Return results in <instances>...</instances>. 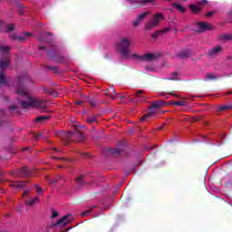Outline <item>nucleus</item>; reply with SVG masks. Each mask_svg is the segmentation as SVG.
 <instances>
[{
    "label": "nucleus",
    "mask_w": 232,
    "mask_h": 232,
    "mask_svg": "<svg viewBox=\"0 0 232 232\" xmlns=\"http://www.w3.org/2000/svg\"><path fill=\"white\" fill-rule=\"evenodd\" d=\"M166 104H168V102L162 100L152 102L151 108L149 110V112L141 118V121H148V119L153 117V115L157 113V110H159V108L161 106H166Z\"/></svg>",
    "instance_id": "20e7f679"
},
{
    "label": "nucleus",
    "mask_w": 232,
    "mask_h": 232,
    "mask_svg": "<svg viewBox=\"0 0 232 232\" xmlns=\"http://www.w3.org/2000/svg\"><path fill=\"white\" fill-rule=\"evenodd\" d=\"M76 104H82V102H77Z\"/></svg>",
    "instance_id": "c03bdc74"
},
{
    "label": "nucleus",
    "mask_w": 232,
    "mask_h": 232,
    "mask_svg": "<svg viewBox=\"0 0 232 232\" xmlns=\"http://www.w3.org/2000/svg\"><path fill=\"white\" fill-rule=\"evenodd\" d=\"M10 47L0 44V86H10V81L5 77V70L10 66Z\"/></svg>",
    "instance_id": "f03ea898"
},
{
    "label": "nucleus",
    "mask_w": 232,
    "mask_h": 232,
    "mask_svg": "<svg viewBox=\"0 0 232 232\" xmlns=\"http://www.w3.org/2000/svg\"><path fill=\"white\" fill-rule=\"evenodd\" d=\"M169 95H171V94H168L167 99L169 97Z\"/></svg>",
    "instance_id": "3c124183"
},
{
    "label": "nucleus",
    "mask_w": 232,
    "mask_h": 232,
    "mask_svg": "<svg viewBox=\"0 0 232 232\" xmlns=\"http://www.w3.org/2000/svg\"><path fill=\"white\" fill-rule=\"evenodd\" d=\"M213 15V12L207 13V17H211Z\"/></svg>",
    "instance_id": "ea45409f"
},
{
    "label": "nucleus",
    "mask_w": 232,
    "mask_h": 232,
    "mask_svg": "<svg viewBox=\"0 0 232 232\" xmlns=\"http://www.w3.org/2000/svg\"><path fill=\"white\" fill-rule=\"evenodd\" d=\"M169 104H175V102H169Z\"/></svg>",
    "instance_id": "a18cd8bd"
},
{
    "label": "nucleus",
    "mask_w": 232,
    "mask_h": 232,
    "mask_svg": "<svg viewBox=\"0 0 232 232\" xmlns=\"http://www.w3.org/2000/svg\"><path fill=\"white\" fill-rule=\"evenodd\" d=\"M76 182L79 184V186H83V184H86L82 177L76 178Z\"/></svg>",
    "instance_id": "cd10ccee"
},
{
    "label": "nucleus",
    "mask_w": 232,
    "mask_h": 232,
    "mask_svg": "<svg viewBox=\"0 0 232 232\" xmlns=\"http://www.w3.org/2000/svg\"><path fill=\"white\" fill-rule=\"evenodd\" d=\"M134 97H136V101H139L140 102H144L146 101L147 97L144 95V91H137L133 93Z\"/></svg>",
    "instance_id": "4468645a"
},
{
    "label": "nucleus",
    "mask_w": 232,
    "mask_h": 232,
    "mask_svg": "<svg viewBox=\"0 0 232 232\" xmlns=\"http://www.w3.org/2000/svg\"><path fill=\"white\" fill-rule=\"evenodd\" d=\"M175 8L176 10H179V12H181L182 14L184 12H186V8H184V6H182L181 5H179V3H175Z\"/></svg>",
    "instance_id": "393cba45"
},
{
    "label": "nucleus",
    "mask_w": 232,
    "mask_h": 232,
    "mask_svg": "<svg viewBox=\"0 0 232 232\" xmlns=\"http://www.w3.org/2000/svg\"><path fill=\"white\" fill-rule=\"evenodd\" d=\"M160 21H164V14L158 13L153 15V18L145 24V30H151L155 26H159Z\"/></svg>",
    "instance_id": "39448f33"
},
{
    "label": "nucleus",
    "mask_w": 232,
    "mask_h": 232,
    "mask_svg": "<svg viewBox=\"0 0 232 232\" xmlns=\"http://www.w3.org/2000/svg\"><path fill=\"white\" fill-rule=\"evenodd\" d=\"M36 139H41V134H38V135L36 136Z\"/></svg>",
    "instance_id": "79ce46f5"
},
{
    "label": "nucleus",
    "mask_w": 232,
    "mask_h": 232,
    "mask_svg": "<svg viewBox=\"0 0 232 232\" xmlns=\"http://www.w3.org/2000/svg\"><path fill=\"white\" fill-rule=\"evenodd\" d=\"M120 99H124V95L120 96Z\"/></svg>",
    "instance_id": "49530a36"
},
{
    "label": "nucleus",
    "mask_w": 232,
    "mask_h": 232,
    "mask_svg": "<svg viewBox=\"0 0 232 232\" xmlns=\"http://www.w3.org/2000/svg\"><path fill=\"white\" fill-rule=\"evenodd\" d=\"M0 126H3V121L0 120Z\"/></svg>",
    "instance_id": "de8ad7c7"
},
{
    "label": "nucleus",
    "mask_w": 232,
    "mask_h": 232,
    "mask_svg": "<svg viewBox=\"0 0 232 232\" xmlns=\"http://www.w3.org/2000/svg\"><path fill=\"white\" fill-rule=\"evenodd\" d=\"M189 8L194 14H198V12H200V5H190Z\"/></svg>",
    "instance_id": "4be33fe9"
},
{
    "label": "nucleus",
    "mask_w": 232,
    "mask_h": 232,
    "mask_svg": "<svg viewBox=\"0 0 232 232\" xmlns=\"http://www.w3.org/2000/svg\"><path fill=\"white\" fill-rule=\"evenodd\" d=\"M169 28H167V29H164V30H161V31H158V32H156V33H154L153 34H152V37L154 38V39H157V37H159L160 35H162V34H167L168 32H169Z\"/></svg>",
    "instance_id": "aec40b11"
},
{
    "label": "nucleus",
    "mask_w": 232,
    "mask_h": 232,
    "mask_svg": "<svg viewBox=\"0 0 232 232\" xmlns=\"http://www.w3.org/2000/svg\"><path fill=\"white\" fill-rule=\"evenodd\" d=\"M219 39L221 41H232V34H221L219 36Z\"/></svg>",
    "instance_id": "412c9836"
},
{
    "label": "nucleus",
    "mask_w": 232,
    "mask_h": 232,
    "mask_svg": "<svg viewBox=\"0 0 232 232\" xmlns=\"http://www.w3.org/2000/svg\"><path fill=\"white\" fill-rule=\"evenodd\" d=\"M130 46H131V41L129 38H121L115 44L116 51L123 59H133L134 53H131Z\"/></svg>",
    "instance_id": "7ed1b4c3"
},
{
    "label": "nucleus",
    "mask_w": 232,
    "mask_h": 232,
    "mask_svg": "<svg viewBox=\"0 0 232 232\" xmlns=\"http://www.w3.org/2000/svg\"><path fill=\"white\" fill-rule=\"evenodd\" d=\"M132 59H138V61H155L157 59V54L148 53L144 55H139L137 53L132 54Z\"/></svg>",
    "instance_id": "6e6552de"
},
{
    "label": "nucleus",
    "mask_w": 232,
    "mask_h": 232,
    "mask_svg": "<svg viewBox=\"0 0 232 232\" xmlns=\"http://www.w3.org/2000/svg\"><path fill=\"white\" fill-rule=\"evenodd\" d=\"M72 220H73V216L72 214H68L66 216H63L60 220L53 224V227H64V226L70 224Z\"/></svg>",
    "instance_id": "0eeeda50"
},
{
    "label": "nucleus",
    "mask_w": 232,
    "mask_h": 232,
    "mask_svg": "<svg viewBox=\"0 0 232 232\" xmlns=\"http://www.w3.org/2000/svg\"><path fill=\"white\" fill-rule=\"evenodd\" d=\"M175 106H188V101L181 100L179 102H175Z\"/></svg>",
    "instance_id": "a878e982"
},
{
    "label": "nucleus",
    "mask_w": 232,
    "mask_h": 232,
    "mask_svg": "<svg viewBox=\"0 0 232 232\" xmlns=\"http://www.w3.org/2000/svg\"><path fill=\"white\" fill-rule=\"evenodd\" d=\"M10 111H13V110H17V106L15 105H12L11 107H9Z\"/></svg>",
    "instance_id": "e433bc0d"
},
{
    "label": "nucleus",
    "mask_w": 232,
    "mask_h": 232,
    "mask_svg": "<svg viewBox=\"0 0 232 232\" xmlns=\"http://www.w3.org/2000/svg\"><path fill=\"white\" fill-rule=\"evenodd\" d=\"M206 30H211V24H208L206 22L198 23L195 27V32L202 33Z\"/></svg>",
    "instance_id": "1a4fd4ad"
},
{
    "label": "nucleus",
    "mask_w": 232,
    "mask_h": 232,
    "mask_svg": "<svg viewBox=\"0 0 232 232\" xmlns=\"http://www.w3.org/2000/svg\"><path fill=\"white\" fill-rule=\"evenodd\" d=\"M147 15H150V12H145L138 15V17L133 21L132 24L133 26H138L144 21V17H147Z\"/></svg>",
    "instance_id": "9b49d317"
},
{
    "label": "nucleus",
    "mask_w": 232,
    "mask_h": 232,
    "mask_svg": "<svg viewBox=\"0 0 232 232\" xmlns=\"http://www.w3.org/2000/svg\"><path fill=\"white\" fill-rule=\"evenodd\" d=\"M175 76L177 77V73H175Z\"/></svg>",
    "instance_id": "603ef678"
},
{
    "label": "nucleus",
    "mask_w": 232,
    "mask_h": 232,
    "mask_svg": "<svg viewBox=\"0 0 232 232\" xmlns=\"http://www.w3.org/2000/svg\"><path fill=\"white\" fill-rule=\"evenodd\" d=\"M5 28H6V32H12L14 31V24H10L6 25Z\"/></svg>",
    "instance_id": "7c9ffc66"
},
{
    "label": "nucleus",
    "mask_w": 232,
    "mask_h": 232,
    "mask_svg": "<svg viewBox=\"0 0 232 232\" xmlns=\"http://www.w3.org/2000/svg\"><path fill=\"white\" fill-rule=\"evenodd\" d=\"M109 153L111 155H122L124 153V150L122 149H109Z\"/></svg>",
    "instance_id": "6ab92c4d"
},
{
    "label": "nucleus",
    "mask_w": 232,
    "mask_h": 232,
    "mask_svg": "<svg viewBox=\"0 0 232 232\" xmlns=\"http://www.w3.org/2000/svg\"><path fill=\"white\" fill-rule=\"evenodd\" d=\"M57 179H53V180H50L49 182H50V184H55V182H57Z\"/></svg>",
    "instance_id": "58836bf2"
},
{
    "label": "nucleus",
    "mask_w": 232,
    "mask_h": 232,
    "mask_svg": "<svg viewBox=\"0 0 232 232\" xmlns=\"http://www.w3.org/2000/svg\"><path fill=\"white\" fill-rule=\"evenodd\" d=\"M130 5H148V3H153L155 0H127Z\"/></svg>",
    "instance_id": "dca6fc26"
},
{
    "label": "nucleus",
    "mask_w": 232,
    "mask_h": 232,
    "mask_svg": "<svg viewBox=\"0 0 232 232\" xmlns=\"http://www.w3.org/2000/svg\"><path fill=\"white\" fill-rule=\"evenodd\" d=\"M47 53L53 61H56V63H64V58H59L57 52L48 51Z\"/></svg>",
    "instance_id": "ddd939ff"
},
{
    "label": "nucleus",
    "mask_w": 232,
    "mask_h": 232,
    "mask_svg": "<svg viewBox=\"0 0 232 232\" xmlns=\"http://www.w3.org/2000/svg\"><path fill=\"white\" fill-rule=\"evenodd\" d=\"M220 52H222V47L216 46L208 51V55L209 57H217V55L220 53Z\"/></svg>",
    "instance_id": "2eb2a0df"
},
{
    "label": "nucleus",
    "mask_w": 232,
    "mask_h": 232,
    "mask_svg": "<svg viewBox=\"0 0 232 232\" xmlns=\"http://www.w3.org/2000/svg\"><path fill=\"white\" fill-rule=\"evenodd\" d=\"M232 106L231 105H223L219 107V111H224L226 110H231Z\"/></svg>",
    "instance_id": "c756f323"
},
{
    "label": "nucleus",
    "mask_w": 232,
    "mask_h": 232,
    "mask_svg": "<svg viewBox=\"0 0 232 232\" xmlns=\"http://www.w3.org/2000/svg\"><path fill=\"white\" fill-rule=\"evenodd\" d=\"M32 36V34L30 33H22L21 34H11V39H14V41H24V39H30Z\"/></svg>",
    "instance_id": "9d476101"
},
{
    "label": "nucleus",
    "mask_w": 232,
    "mask_h": 232,
    "mask_svg": "<svg viewBox=\"0 0 232 232\" xmlns=\"http://www.w3.org/2000/svg\"><path fill=\"white\" fill-rule=\"evenodd\" d=\"M48 119H50V116H38L35 121L36 122H44V121H48Z\"/></svg>",
    "instance_id": "b1692460"
},
{
    "label": "nucleus",
    "mask_w": 232,
    "mask_h": 232,
    "mask_svg": "<svg viewBox=\"0 0 232 232\" xmlns=\"http://www.w3.org/2000/svg\"><path fill=\"white\" fill-rule=\"evenodd\" d=\"M39 200H40L39 197H35L33 199L27 200L25 202V206H26V208H32V206H35V204H37V202H39Z\"/></svg>",
    "instance_id": "a211bd4d"
},
{
    "label": "nucleus",
    "mask_w": 232,
    "mask_h": 232,
    "mask_svg": "<svg viewBox=\"0 0 232 232\" xmlns=\"http://www.w3.org/2000/svg\"><path fill=\"white\" fill-rule=\"evenodd\" d=\"M87 122L89 124H93V122H97V117L92 116V117L88 118L87 119Z\"/></svg>",
    "instance_id": "c85d7f7f"
},
{
    "label": "nucleus",
    "mask_w": 232,
    "mask_h": 232,
    "mask_svg": "<svg viewBox=\"0 0 232 232\" xmlns=\"http://www.w3.org/2000/svg\"><path fill=\"white\" fill-rule=\"evenodd\" d=\"M24 195H28V190H25V191L24 192Z\"/></svg>",
    "instance_id": "37998d69"
},
{
    "label": "nucleus",
    "mask_w": 232,
    "mask_h": 232,
    "mask_svg": "<svg viewBox=\"0 0 232 232\" xmlns=\"http://www.w3.org/2000/svg\"><path fill=\"white\" fill-rule=\"evenodd\" d=\"M217 79V75L214 73H208L207 74L206 80L207 81H215Z\"/></svg>",
    "instance_id": "bb28decb"
},
{
    "label": "nucleus",
    "mask_w": 232,
    "mask_h": 232,
    "mask_svg": "<svg viewBox=\"0 0 232 232\" xmlns=\"http://www.w3.org/2000/svg\"><path fill=\"white\" fill-rule=\"evenodd\" d=\"M227 95H231V94H232V92H227Z\"/></svg>",
    "instance_id": "09e8293b"
},
{
    "label": "nucleus",
    "mask_w": 232,
    "mask_h": 232,
    "mask_svg": "<svg viewBox=\"0 0 232 232\" xmlns=\"http://www.w3.org/2000/svg\"><path fill=\"white\" fill-rule=\"evenodd\" d=\"M54 151H61V150H57V149H54Z\"/></svg>",
    "instance_id": "8fccbe9b"
},
{
    "label": "nucleus",
    "mask_w": 232,
    "mask_h": 232,
    "mask_svg": "<svg viewBox=\"0 0 232 232\" xmlns=\"http://www.w3.org/2000/svg\"><path fill=\"white\" fill-rule=\"evenodd\" d=\"M206 3H208V0H201L198 2V5L202 6V5H206Z\"/></svg>",
    "instance_id": "f704fd0d"
},
{
    "label": "nucleus",
    "mask_w": 232,
    "mask_h": 232,
    "mask_svg": "<svg viewBox=\"0 0 232 232\" xmlns=\"http://www.w3.org/2000/svg\"><path fill=\"white\" fill-rule=\"evenodd\" d=\"M39 50H46V47H44V46H40V47H39Z\"/></svg>",
    "instance_id": "a19ab883"
},
{
    "label": "nucleus",
    "mask_w": 232,
    "mask_h": 232,
    "mask_svg": "<svg viewBox=\"0 0 232 232\" xmlns=\"http://www.w3.org/2000/svg\"><path fill=\"white\" fill-rule=\"evenodd\" d=\"M191 55V51L189 50H184V51H181L179 54H178V57L179 59H188V57H189Z\"/></svg>",
    "instance_id": "f3484780"
},
{
    "label": "nucleus",
    "mask_w": 232,
    "mask_h": 232,
    "mask_svg": "<svg viewBox=\"0 0 232 232\" xmlns=\"http://www.w3.org/2000/svg\"><path fill=\"white\" fill-rule=\"evenodd\" d=\"M91 214H92V210H86L82 213V217H88Z\"/></svg>",
    "instance_id": "473e14b6"
},
{
    "label": "nucleus",
    "mask_w": 232,
    "mask_h": 232,
    "mask_svg": "<svg viewBox=\"0 0 232 232\" xmlns=\"http://www.w3.org/2000/svg\"><path fill=\"white\" fill-rule=\"evenodd\" d=\"M34 188H36V193L38 195H41L43 193V188H41V187H39V185H35Z\"/></svg>",
    "instance_id": "2f4dec72"
},
{
    "label": "nucleus",
    "mask_w": 232,
    "mask_h": 232,
    "mask_svg": "<svg viewBox=\"0 0 232 232\" xmlns=\"http://www.w3.org/2000/svg\"><path fill=\"white\" fill-rule=\"evenodd\" d=\"M24 184H26V182L24 181H15L14 183L12 184V186L14 188H24Z\"/></svg>",
    "instance_id": "5701e85b"
},
{
    "label": "nucleus",
    "mask_w": 232,
    "mask_h": 232,
    "mask_svg": "<svg viewBox=\"0 0 232 232\" xmlns=\"http://www.w3.org/2000/svg\"><path fill=\"white\" fill-rule=\"evenodd\" d=\"M5 22L0 21V32L3 30V28H5Z\"/></svg>",
    "instance_id": "c9c22d12"
},
{
    "label": "nucleus",
    "mask_w": 232,
    "mask_h": 232,
    "mask_svg": "<svg viewBox=\"0 0 232 232\" xmlns=\"http://www.w3.org/2000/svg\"><path fill=\"white\" fill-rule=\"evenodd\" d=\"M225 136L224 134H216L214 137L207 138L206 136H202V142H210V144H214L215 146H221L222 142H224Z\"/></svg>",
    "instance_id": "423d86ee"
},
{
    "label": "nucleus",
    "mask_w": 232,
    "mask_h": 232,
    "mask_svg": "<svg viewBox=\"0 0 232 232\" xmlns=\"http://www.w3.org/2000/svg\"><path fill=\"white\" fill-rule=\"evenodd\" d=\"M31 78L28 73H24L23 75L18 77V84L16 86V93L25 99L23 101L18 99L19 104L26 110L28 108H35L36 110H40L41 111H44L46 110V101L35 98L30 94L28 89L24 86L27 82H30Z\"/></svg>",
    "instance_id": "f257e3e1"
},
{
    "label": "nucleus",
    "mask_w": 232,
    "mask_h": 232,
    "mask_svg": "<svg viewBox=\"0 0 232 232\" xmlns=\"http://www.w3.org/2000/svg\"><path fill=\"white\" fill-rule=\"evenodd\" d=\"M16 175L17 177H30V175H32V172L30 171V169H28V168L24 167L16 170Z\"/></svg>",
    "instance_id": "f8f14e48"
},
{
    "label": "nucleus",
    "mask_w": 232,
    "mask_h": 232,
    "mask_svg": "<svg viewBox=\"0 0 232 232\" xmlns=\"http://www.w3.org/2000/svg\"><path fill=\"white\" fill-rule=\"evenodd\" d=\"M58 215L57 211L53 210L52 218H55Z\"/></svg>",
    "instance_id": "72a5a7b5"
},
{
    "label": "nucleus",
    "mask_w": 232,
    "mask_h": 232,
    "mask_svg": "<svg viewBox=\"0 0 232 232\" xmlns=\"http://www.w3.org/2000/svg\"><path fill=\"white\" fill-rule=\"evenodd\" d=\"M197 96H195V95H190L189 97H188V101H195V98H196Z\"/></svg>",
    "instance_id": "4c0bfd02"
}]
</instances>
